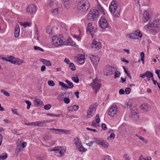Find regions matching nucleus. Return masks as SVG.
<instances>
[{
	"instance_id": "32",
	"label": "nucleus",
	"mask_w": 160,
	"mask_h": 160,
	"mask_svg": "<svg viewBox=\"0 0 160 160\" xmlns=\"http://www.w3.org/2000/svg\"><path fill=\"white\" fill-rule=\"evenodd\" d=\"M20 24L21 26H23L24 28H25L27 27V26H31L32 25V23H29L28 22H25L24 23L21 22L20 23Z\"/></svg>"
},
{
	"instance_id": "54",
	"label": "nucleus",
	"mask_w": 160,
	"mask_h": 160,
	"mask_svg": "<svg viewBox=\"0 0 160 160\" xmlns=\"http://www.w3.org/2000/svg\"><path fill=\"white\" fill-rule=\"evenodd\" d=\"M44 156L43 155H40L37 157L38 160H43Z\"/></svg>"
},
{
	"instance_id": "53",
	"label": "nucleus",
	"mask_w": 160,
	"mask_h": 160,
	"mask_svg": "<svg viewBox=\"0 0 160 160\" xmlns=\"http://www.w3.org/2000/svg\"><path fill=\"white\" fill-rule=\"evenodd\" d=\"M95 120L97 123H99L100 121L99 114H97L95 117Z\"/></svg>"
},
{
	"instance_id": "27",
	"label": "nucleus",
	"mask_w": 160,
	"mask_h": 160,
	"mask_svg": "<svg viewBox=\"0 0 160 160\" xmlns=\"http://www.w3.org/2000/svg\"><path fill=\"white\" fill-rule=\"evenodd\" d=\"M74 140L75 141V144L77 148L78 147H80V145L82 144L81 141L78 137H77L76 138H75L74 139Z\"/></svg>"
},
{
	"instance_id": "24",
	"label": "nucleus",
	"mask_w": 160,
	"mask_h": 160,
	"mask_svg": "<svg viewBox=\"0 0 160 160\" xmlns=\"http://www.w3.org/2000/svg\"><path fill=\"white\" fill-rule=\"evenodd\" d=\"M20 28L18 25L16 26L14 32V36L15 37H17L19 35Z\"/></svg>"
},
{
	"instance_id": "14",
	"label": "nucleus",
	"mask_w": 160,
	"mask_h": 160,
	"mask_svg": "<svg viewBox=\"0 0 160 160\" xmlns=\"http://www.w3.org/2000/svg\"><path fill=\"white\" fill-rule=\"evenodd\" d=\"M96 30V28L92 26L91 23L89 22L88 24V26L87 29V32H89L91 35H92L94 32H95Z\"/></svg>"
},
{
	"instance_id": "33",
	"label": "nucleus",
	"mask_w": 160,
	"mask_h": 160,
	"mask_svg": "<svg viewBox=\"0 0 160 160\" xmlns=\"http://www.w3.org/2000/svg\"><path fill=\"white\" fill-rule=\"evenodd\" d=\"M52 28L51 27H48L46 28V32L49 35H52L53 33Z\"/></svg>"
},
{
	"instance_id": "34",
	"label": "nucleus",
	"mask_w": 160,
	"mask_h": 160,
	"mask_svg": "<svg viewBox=\"0 0 160 160\" xmlns=\"http://www.w3.org/2000/svg\"><path fill=\"white\" fill-rule=\"evenodd\" d=\"M100 145L102 146V147L106 148L109 147V144L107 142H105L103 140V142H102Z\"/></svg>"
},
{
	"instance_id": "15",
	"label": "nucleus",
	"mask_w": 160,
	"mask_h": 160,
	"mask_svg": "<svg viewBox=\"0 0 160 160\" xmlns=\"http://www.w3.org/2000/svg\"><path fill=\"white\" fill-rule=\"evenodd\" d=\"M52 121V120H44V121H37L36 122V126H38V127H45L46 126V125L45 124L46 123H48L51 122Z\"/></svg>"
},
{
	"instance_id": "17",
	"label": "nucleus",
	"mask_w": 160,
	"mask_h": 160,
	"mask_svg": "<svg viewBox=\"0 0 160 160\" xmlns=\"http://www.w3.org/2000/svg\"><path fill=\"white\" fill-rule=\"evenodd\" d=\"M52 150L56 151V152L61 154L60 155V157L62 156V155L64 154L65 151L64 149H62V147L59 146L55 147Z\"/></svg>"
},
{
	"instance_id": "16",
	"label": "nucleus",
	"mask_w": 160,
	"mask_h": 160,
	"mask_svg": "<svg viewBox=\"0 0 160 160\" xmlns=\"http://www.w3.org/2000/svg\"><path fill=\"white\" fill-rule=\"evenodd\" d=\"M92 48L96 49H99L101 48V44L95 40L92 41Z\"/></svg>"
},
{
	"instance_id": "61",
	"label": "nucleus",
	"mask_w": 160,
	"mask_h": 160,
	"mask_svg": "<svg viewBox=\"0 0 160 160\" xmlns=\"http://www.w3.org/2000/svg\"><path fill=\"white\" fill-rule=\"evenodd\" d=\"M71 132V131L69 130H65L63 134H70Z\"/></svg>"
},
{
	"instance_id": "13",
	"label": "nucleus",
	"mask_w": 160,
	"mask_h": 160,
	"mask_svg": "<svg viewBox=\"0 0 160 160\" xmlns=\"http://www.w3.org/2000/svg\"><path fill=\"white\" fill-rule=\"evenodd\" d=\"M37 10V6L34 4L29 5L27 9V11L30 13H35Z\"/></svg>"
},
{
	"instance_id": "51",
	"label": "nucleus",
	"mask_w": 160,
	"mask_h": 160,
	"mask_svg": "<svg viewBox=\"0 0 160 160\" xmlns=\"http://www.w3.org/2000/svg\"><path fill=\"white\" fill-rule=\"evenodd\" d=\"M72 79L75 82L78 83L79 82V80L77 77H72Z\"/></svg>"
},
{
	"instance_id": "50",
	"label": "nucleus",
	"mask_w": 160,
	"mask_h": 160,
	"mask_svg": "<svg viewBox=\"0 0 160 160\" xmlns=\"http://www.w3.org/2000/svg\"><path fill=\"white\" fill-rule=\"evenodd\" d=\"M151 158L150 157H148L147 158H144L142 156H140L139 160H151Z\"/></svg>"
},
{
	"instance_id": "4",
	"label": "nucleus",
	"mask_w": 160,
	"mask_h": 160,
	"mask_svg": "<svg viewBox=\"0 0 160 160\" xmlns=\"http://www.w3.org/2000/svg\"><path fill=\"white\" fill-rule=\"evenodd\" d=\"M98 24L99 26L102 28H106L108 27L109 24L104 17H102L100 19Z\"/></svg>"
},
{
	"instance_id": "28",
	"label": "nucleus",
	"mask_w": 160,
	"mask_h": 160,
	"mask_svg": "<svg viewBox=\"0 0 160 160\" xmlns=\"http://www.w3.org/2000/svg\"><path fill=\"white\" fill-rule=\"evenodd\" d=\"M78 62L80 64H83L85 62L84 56L83 55L80 57L78 60Z\"/></svg>"
},
{
	"instance_id": "44",
	"label": "nucleus",
	"mask_w": 160,
	"mask_h": 160,
	"mask_svg": "<svg viewBox=\"0 0 160 160\" xmlns=\"http://www.w3.org/2000/svg\"><path fill=\"white\" fill-rule=\"evenodd\" d=\"M115 74L114 76V78H118L120 75V72L119 71H116L114 72Z\"/></svg>"
},
{
	"instance_id": "47",
	"label": "nucleus",
	"mask_w": 160,
	"mask_h": 160,
	"mask_svg": "<svg viewBox=\"0 0 160 160\" xmlns=\"http://www.w3.org/2000/svg\"><path fill=\"white\" fill-rule=\"evenodd\" d=\"M123 69L124 70V71L125 72V73L127 74V75L128 76V77L130 78V79H131L132 78L131 76V75L130 74V73H129L128 71L126 70L125 68L124 67H123Z\"/></svg>"
},
{
	"instance_id": "41",
	"label": "nucleus",
	"mask_w": 160,
	"mask_h": 160,
	"mask_svg": "<svg viewBox=\"0 0 160 160\" xmlns=\"http://www.w3.org/2000/svg\"><path fill=\"white\" fill-rule=\"evenodd\" d=\"M21 145H17L16 149V152L17 154H19V152L21 151Z\"/></svg>"
},
{
	"instance_id": "21",
	"label": "nucleus",
	"mask_w": 160,
	"mask_h": 160,
	"mask_svg": "<svg viewBox=\"0 0 160 160\" xmlns=\"http://www.w3.org/2000/svg\"><path fill=\"white\" fill-rule=\"evenodd\" d=\"M58 83L59 85L62 87V90L65 91L69 88V87H68L67 85L63 82L59 81Z\"/></svg>"
},
{
	"instance_id": "2",
	"label": "nucleus",
	"mask_w": 160,
	"mask_h": 160,
	"mask_svg": "<svg viewBox=\"0 0 160 160\" xmlns=\"http://www.w3.org/2000/svg\"><path fill=\"white\" fill-rule=\"evenodd\" d=\"M52 44L56 47H58L61 45H67L68 44L65 43L60 38L57 36H53L52 38Z\"/></svg>"
},
{
	"instance_id": "52",
	"label": "nucleus",
	"mask_w": 160,
	"mask_h": 160,
	"mask_svg": "<svg viewBox=\"0 0 160 160\" xmlns=\"http://www.w3.org/2000/svg\"><path fill=\"white\" fill-rule=\"evenodd\" d=\"M48 84L49 86H54L55 85V84L53 81L52 80H49L48 82Z\"/></svg>"
},
{
	"instance_id": "48",
	"label": "nucleus",
	"mask_w": 160,
	"mask_h": 160,
	"mask_svg": "<svg viewBox=\"0 0 160 160\" xmlns=\"http://www.w3.org/2000/svg\"><path fill=\"white\" fill-rule=\"evenodd\" d=\"M51 107V105L50 104H48L45 105L44 106V109L45 110H49L50 109Z\"/></svg>"
},
{
	"instance_id": "3",
	"label": "nucleus",
	"mask_w": 160,
	"mask_h": 160,
	"mask_svg": "<svg viewBox=\"0 0 160 160\" xmlns=\"http://www.w3.org/2000/svg\"><path fill=\"white\" fill-rule=\"evenodd\" d=\"M99 11L96 9H92L88 15V18L91 21L98 17Z\"/></svg>"
},
{
	"instance_id": "18",
	"label": "nucleus",
	"mask_w": 160,
	"mask_h": 160,
	"mask_svg": "<svg viewBox=\"0 0 160 160\" xmlns=\"http://www.w3.org/2000/svg\"><path fill=\"white\" fill-rule=\"evenodd\" d=\"M143 21L144 22H146L149 20L150 18L148 12L145 11L143 13Z\"/></svg>"
},
{
	"instance_id": "43",
	"label": "nucleus",
	"mask_w": 160,
	"mask_h": 160,
	"mask_svg": "<svg viewBox=\"0 0 160 160\" xmlns=\"http://www.w3.org/2000/svg\"><path fill=\"white\" fill-rule=\"evenodd\" d=\"M140 56L141 58V60L143 64L144 63V53L143 52H142L140 54Z\"/></svg>"
},
{
	"instance_id": "9",
	"label": "nucleus",
	"mask_w": 160,
	"mask_h": 160,
	"mask_svg": "<svg viewBox=\"0 0 160 160\" xmlns=\"http://www.w3.org/2000/svg\"><path fill=\"white\" fill-rule=\"evenodd\" d=\"M11 63L18 65L22 64V63H25V62L19 58H15L12 56H11Z\"/></svg>"
},
{
	"instance_id": "23",
	"label": "nucleus",
	"mask_w": 160,
	"mask_h": 160,
	"mask_svg": "<svg viewBox=\"0 0 160 160\" xmlns=\"http://www.w3.org/2000/svg\"><path fill=\"white\" fill-rule=\"evenodd\" d=\"M40 60L43 64L47 66H49L52 65L50 62L49 60L43 59H41Z\"/></svg>"
},
{
	"instance_id": "31",
	"label": "nucleus",
	"mask_w": 160,
	"mask_h": 160,
	"mask_svg": "<svg viewBox=\"0 0 160 160\" xmlns=\"http://www.w3.org/2000/svg\"><path fill=\"white\" fill-rule=\"evenodd\" d=\"M62 1L66 8L69 6L70 2V0H62Z\"/></svg>"
},
{
	"instance_id": "64",
	"label": "nucleus",
	"mask_w": 160,
	"mask_h": 160,
	"mask_svg": "<svg viewBox=\"0 0 160 160\" xmlns=\"http://www.w3.org/2000/svg\"><path fill=\"white\" fill-rule=\"evenodd\" d=\"M103 160H111L110 156L107 155L105 157Z\"/></svg>"
},
{
	"instance_id": "7",
	"label": "nucleus",
	"mask_w": 160,
	"mask_h": 160,
	"mask_svg": "<svg viewBox=\"0 0 160 160\" xmlns=\"http://www.w3.org/2000/svg\"><path fill=\"white\" fill-rule=\"evenodd\" d=\"M118 110L117 106L115 104L113 105L110 107L108 112V115L111 117H113L117 114Z\"/></svg>"
},
{
	"instance_id": "46",
	"label": "nucleus",
	"mask_w": 160,
	"mask_h": 160,
	"mask_svg": "<svg viewBox=\"0 0 160 160\" xmlns=\"http://www.w3.org/2000/svg\"><path fill=\"white\" fill-rule=\"evenodd\" d=\"M26 103L27 104V108L28 109H29L30 108V106L31 105V102L29 100L25 101Z\"/></svg>"
},
{
	"instance_id": "42",
	"label": "nucleus",
	"mask_w": 160,
	"mask_h": 160,
	"mask_svg": "<svg viewBox=\"0 0 160 160\" xmlns=\"http://www.w3.org/2000/svg\"><path fill=\"white\" fill-rule=\"evenodd\" d=\"M136 37V36H138L140 38H141L142 36V34L141 32H140L139 30H138L135 32V33Z\"/></svg>"
},
{
	"instance_id": "57",
	"label": "nucleus",
	"mask_w": 160,
	"mask_h": 160,
	"mask_svg": "<svg viewBox=\"0 0 160 160\" xmlns=\"http://www.w3.org/2000/svg\"><path fill=\"white\" fill-rule=\"evenodd\" d=\"M35 37L37 38V39L38 40L39 38V32L37 28L35 31Z\"/></svg>"
},
{
	"instance_id": "8",
	"label": "nucleus",
	"mask_w": 160,
	"mask_h": 160,
	"mask_svg": "<svg viewBox=\"0 0 160 160\" xmlns=\"http://www.w3.org/2000/svg\"><path fill=\"white\" fill-rule=\"evenodd\" d=\"M118 7V4L115 1L113 0L111 2L109 6V9L110 11L112 14L114 13L116 11Z\"/></svg>"
},
{
	"instance_id": "40",
	"label": "nucleus",
	"mask_w": 160,
	"mask_h": 160,
	"mask_svg": "<svg viewBox=\"0 0 160 160\" xmlns=\"http://www.w3.org/2000/svg\"><path fill=\"white\" fill-rule=\"evenodd\" d=\"M156 25L152 22H149L147 25V27H155Z\"/></svg>"
},
{
	"instance_id": "36",
	"label": "nucleus",
	"mask_w": 160,
	"mask_h": 160,
	"mask_svg": "<svg viewBox=\"0 0 160 160\" xmlns=\"http://www.w3.org/2000/svg\"><path fill=\"white\" fill-rule=\"evenodd\" d=\"M77 148L80 152H85L87 150V149L83 147L82 144L80 145V147H78Z\"/></svg>"
},
{
	"instance_id": "29",
	"label": "nucleus",
	"mask_w": 160,
	"mask_h": 160,
	"mask_svg": "<svg viewBox=\"0 0 160 160\" xmlns=\"http://www.w3.org/2000/svg\"><path fill=\"white\" fill-rule=\"evenodd\" d=\"M65 43L68 44L67 45H70L72 46H76V43L71 38H69L68 42H65Z\"/></svg>"
},
{
	"instance_id": "35",
	"label": "nucleus",
	"mask_w": 160,
	"mask_h": 160,
	"mask_svg": "<svg viewBox=\"0 0 160 160\" xmlns=\"http://www.w3.org/2000/svg\"><path fill=\"white\" fill-rule=\"evenodd\" d=\"M69 67L70 69L72 71H74L76 69L73 63L71 62L69 63Z\"/></svg>"
},
{
	"instance_id": "22",
	"label": "nucleus",
	"mask_w": 160,
	"mask_h": 160,
	"mask_svg": "<svg viewBox=\"0 0 160 160\" xmlns=\"http://www.w3.org/2000/svg\"><path fill=\"white\" fill-rule=\"evenodd\" d=\"M150 108V105L148 104H144L140 106V108L142 110H144L147 111Z\"/></svg>"
},
{
	"instance_id": "30",
	"label": "nucleus",
	"mask_w": 160,
	"mask_h": 160,
	"mask_svg": "<svg viewBox=\"0 0 160 160\" xmlns=\"http://www.w3.org/2000/svg\"><path fill=\"white\" fill-rule=\"evenodd\" d=\"M8 154L5 152L3 153L0 155V160H4L8 158Z\"/></svg>"
},
{
	"instance_id": "55",
	"label": "nucleus",
	"mask_w": 160,
	"mask_h": 160,
	"mask_svg": "<svg viewBox=\"0 0 160 160\" xmlns=\"http://www.w3.org/2000/svg\"><path fill=\"white\" fill-rule=\"evenodd\" d=\"M63 101L65 103L68 104L69 103L70 100L69 98H65L63 99Z\"/></svg>"
},
{
	"instance_id": "20",
	"label": "nucleus",
	"mask_w": 160,
	"mask_h": 160,
	"mask_svg": "<svg viewBox=\"0 0 160 160\" xmlns=\"http://www.w3.org/2000/svg\"><path fill=\"white\" fill-rule=\"evenodd\" d=\"M60 9V7L58 6L52 9L51 12L53 15H57L59 13Z\"/></svg>"
},
{
	"instance_id": "11",
	"label": "nucleus",
	"mask_w": 160,
	"mask_h": 160,
	"mask_svg": "<svg viewBox=\"0 0 160 160\" xmlns=\"http://www.w3.org/2000/svg\"><path fill=\"white\" fill-rule=\"evenodd\" d=\"M139 77L143 78L145 77H147L148 81H150V78H152L153 77V74L150 71H147L144 73L140 74Z\"/></svg>"
},
{
	"instance_id": "63",
	"label": "nucleus",
	"mask_w": 160,
	"mask_h": 160,
	"mask_svg": "<svg viewBox=\"0 0 160 160\" xmlns=\"http://www.w3.org/2000/svg\"><path fill=\"white\" fill-rule=\"evenodd\" d=\"M124 158L126 160H130L129 157L127 154H125L124 155Z\"/></svg>"
},
{
	"instance_id": "12",
	"label": "nucleus",
	"mask_w": 160,
	"mask_h": 160,
	"mask_svg": "<svg viewBox=\"0 0 160 160\" xmlns=\"http://www.w3.org/2000/svg\"><path fill=\"white\" fill-rule=\"evenodd\" d=\"M89 58L93 64L97 65L99 63L100 58L97 56L90 54Z\"/></svg>"
},
{
	"instance_id": "10",
	"label": "nucleus",
	"mask_w": 160,
	"mask_h": 160,
	"mask_svg": "<svg viewBox=\"0 0 160 160\" xmlns=\"http://www.w3.org/2000/svg\"><path fill=\"white\" fill-rule=\"evenodd\" d=\"M93 89L95 90L94 92L96 94L101 87V85L98 82V81L96 80H93V83L91 84Z\"/></svg>"
},
{
	"instance_id": "19",
	"label": "nucleus",
	"mask_w": 160,
	"mask_h": 160,
	"mask_svg": "<svg viewBox=\"0 0 160 160\" xmlns=\"http://www.w3.org/2000/svg\"><path fill=\"white\" fill-rule=\"evenodd\" d=\"M131 112L132 113L131 117L132 119L135 120H137L138 119L139 116L136 110L135 111L132 110Z\"/></svg>"
},
{
	"instance_id": "62",
	"label": "nucleus",
	"mask_w": 160,
	"mask_h": 160,
	"mask_svg": "<svg viewBox=\"0 0 160 160\" xmlns=\"http://www.w3.org/2000/svg\"><path fill=\"white\" fill-rule=\"evenodd\" d=\"M73 109L76 111H77V110H78V108H79V107L78 105H74L73 106Z\"/></svg>"
},
{
	"instance_id": "6",
	"label": "nucleus",
	"mask_w": 160,
	"mask_h": 160,
	"mask_svg": "<svg viewBox=\"0 0 160 160\" xmlns=\"http://www.w3.org/2000/svg\"><path fill=\"white\" fill-rule=\"evenodd\" d=\"M96 108L94 105H91L89 107L87 112V117L89 118L92 116L95 113Z\"/></svg>"
},
{
	"instance_id": "60",
	"label": "nucleus",
	"mask_w": 160,
	"mask_h": 160,
	"mask_svg": "<svg viewBox=\"0 0 160 160\" xmlns=\"http://www.w3.org/2000/svg\"><path fill=\"white\" fill-rule=\"evenodd\" d=\"M101 127L104 130H106L107 129V127L106 124L105 123H102V124Z\"/></svg>"
},
{
	"instance_id": "26",
	"label": "nucleus",
	"mask_w": 160,
	"mask_h": 160,
	"mask_svg": "<svg viewBox=\"0 0 160 160\" xmlns=\"http://www.w3.org/2000/svg\"><path fill=\"white\" fill-rule=\"evenodd\" d=\"M34 103L35 106H38L39 105H42L43 102L40 99L37 98L34 100Z\"/></svg>"
},
{
	"instance_id": "59",
	"label": "nucleus",
	"mask_w": 160,
	"mask_h": 160,
	"mask_svg": "<svg viewBox=\"0 0 160 160\" xmlns=\"http://www.w3.org/2000/svg\"><path fill=\"white\" fill-rule=\"evenodd\" d=\"M11 110L13 114H15L19 116V114L17 113V110L16 109H11Z\"/></svg>"
},
{
	"instance_id": "5",
	"label": "nucleus",
	"mask_w": 160,
	"mask_h": 160,
	"mask_svg": "<svg viewBox=\"0 0 160 160\" xmlns=\"http://www.w3.org/2000/svg\"><path fill=\"white\" fill-rule=\"evenodd\" d=\"M114 68L112 66L107 65L104 70V73L106 76L111 75L113 73Z\"/></svg>"
},
{
	"instance_id": "56",
	"label": "nucleus",
	"mask_w": 160,
	"mask_h": 160,
	"mask_svg": "<svg viewBox=\"0 0 160 160\" xmlns=\"http://www.w3.org/2000/svg\"><path fill=\"white\" fill-rule=\"evenodd\" d=\"M34 48L35 50H39V51H44L43 49H42L40 47H38V46H35L34 47Z\"/></svg>"
},
{
	"instance_id": "39",
	"label": "nucleus",
	"mask_w": 160,
	"mask_h": 160,
	"mask_svg": "<svg viewBox=\"0 0 160 160\" xmlns=\"http://www.w3.org/2000/svg\"><path fill=\"white\" fill-rule=\"evenodd\" d=\"M127 37H128L129 38L131 39H136L138 38L136 37L135 33L133 34H128L126 35Z\"/></svg>"
},
{
	"instance_id": "49",
	"label": "nucleus",
	"mask_w": 160,
	"mask_h": 160,
	"mask_svg": "<svg viewBox=\"0 0 160 160\" xmlns=\"http://www.w3.org/2000/svg\"><path fill=\"white\" fill-rule=\"evenodd\" d=\"M131 91V89L129 88H125V92L127 94H128Z\"/></svg>"
},
{
	"instance_id": "37",
	"label": "nucleus",
	"mask_w": 160,
	"mask_h": 160,
	"mask_svg": "<svg viewBox=\"0 0 160 160\" xmlns=\"http://www.w3.org/2000/svg\"><path fill=\"white\" fill-rule=\"evenodd\" d=\"M103 140L101 138H96L95 139V142L99 145H100L101 143L103 142Z\"/></svg>"
},
{
	"instance_id": "58",
	"label": "nucleus",
	"mask_w": 160,
	"mask_h": 160,
	"mask_svg": "<svg viewBox=\"0 0 160 160\" xmlns=\"http://www.w3.org/2000/svg\"><path fill=\"white\" fill-rule=\"evenodd\" d=\"M138 137L140 140H141L145 143H147L148 142V141L147 140H145V138H144L143 137L141 136H138Z\"/></svg>"
},
{
	"instance_id": "45",
	"label": "nucleus",
	"mask_w": 160,
	"mask_h": 160,
	"mask_svg": "<svg viewBox=\"0 0 160 160\" xmlns=\"http://www.w3.org/2000/svg\"><path fill=\"white\" fill-rule=\"evenodd\" d=\"M1 92L3 93L5 95L9 96H10L9 93L7 92L6 91L4 90L1 89L0 90Z\"/></svg>"
},
{
	"instance_id": "38",
	"label": "nucleus",
	"mask_w": 160,
	"mask_h": 160,
	"mask_svg": "<svg viewBox=\"0 0 160 160\" xmlns=\"http://www.w3.org/2000/svg\"><path fill=\"white\" fill-rule=\"evenodd\" d=\"M50 130L52 133H55L56 134L59 133L58 131L59 129H56L54 128H51L50 129Z\"/></svg>"
},
{
	"instance_id": "1",
	"label": "nucleus",
	"mask_w": 160,
	"mask_h": 160,
	"mask_svg": "<svg viewBox=\"0 0 160 160\" xmlns=\"http://www.w3.org/2000/svg\"><path fill=\"white\" fill-rule=\"evenodd\" d=\"M90 7L89 2L87 0H82L79 1L77 5L76 8L79 12H85Z\"/></svg>"
},
{
	"instance_id": "25",
	"label": "nucleus",
	"mask_w": 160,
	"mask_h": 160,
	"mask_svg": "<svg viewBox=\"0 0 160 160\" xmlns=\"http://www.w3.org/2000/svg\"><path fill=\"white\" fill-rule=\"evenodd\" d=\"M58 6V4L56 2H55L54 1H51L49 3L48 7L52 9L53 8H55V7H57Z\"/></svg>"
}]
</instances>
